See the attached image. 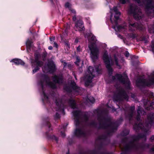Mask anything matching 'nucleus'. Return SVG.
<instances>
[{
	"mask_svg": "<svg viewBox=\"0 0 154 154\" xmlns=\"http://www.w3.org/2000/svg\"><path fill=\"white\" fill-rule=\"evenodd\" d=\"M26 45L27 50L28 51H29V50L30 49V48L32 46V42L31 41L29 40V39H28L27 41L26 42Z\"/></svg>",
	"mask_w": 154,
	"mask_h": 154,
	"instance_id": "23",
	"label": "nucleus"
},
{
	"mask_svg": "<svg viewBox=\"0 0 154 154\" xmlns=\"http://www.w3.org/2000/svg\"><path fill=\"white\" fill-rule=\"evenodd\" d=\"M65 45L68 47H69V45L68 43H65Z\"/></svg>",
	"mask_w": 154,
	"mask_h": 154,
	"instance_id": "52",
	"label": "nucleus"
},
{
	"mask_svg": "<svg viewBox=\"0 0 154 154\" xmlns=\"http://www.w3.org/2000/svg\"><path fill=\"white\" fill-rule=\"evenodd\" d=\"M48 49L50 50H51L53 49V47L51 46H50L48 47Z\"/></svg>",
	"mask_w": 154,
	"mask_h": 154,
	"instance_id": "48",
	"label": "nucleus"
},
{
	"mask_svg": "<svg viewBox=\"0 0 154 154\" xmlns=\"http://www.w3.org/2000/svg\"><path fill=\"white\" fill-rule=\"evenodd\" d=\"M126 27V25H125L122 26L120 25L117 26V28L118 31H121L122 29H125Z\"/></svg>",
	"mask_w": 154,
	"mask_h": 154,
	"instance_id": "26",
	"label": "nucleus"
},
{
	"mask_svg": "<svg viewBox=\"0 0 154 154\" xmlns=\"http://www.w3.org/2000/svg\"><path fill=\"white\" fill-rule=\"evenodd\" d=\"M117 90L116 95L115 97V99L117 101H122L124 99L127 100L128 96L124 89L120 86L115 85Z\"/></svg>",
	"mask_w": 154,
	"mask_h": 154,
	"instance_id": "8",
	"label": "nucleus"
},
{
	"mask_svg": "<svg viewBox=\"0 0 154 154\" xmlns=\"http://www.w3.org/2000/svg\"><path fill=\"white\" fill-rule=\"evenodd\" d=\"M50 1H51V2L52 3H54V2H57V0H50Z\"/></svg>",
	"mask_w": 154,
	"mask_h": 154,
	"instance_id": "46",
	"label": "nucleus"
},
{
	"mask_svg": "<svg viewBox=\"0 0 154 154\" xmlns=\"http://www.w3.org/2000/svg\"><path fill=\"white\" fill-rule=\"evenodd\" d=\"M149 103H150V106L146 108L147 110H149L151 108H152V106L153 105H154V101H153L151 103L149 102L148 103V104H149Z\"/></svg>",
	"mask_w": 154,
	"mask_h": 154,
	"instance_id": "29",
	"label": "nucleus"
},
{
	"mask_svg": "<svg viewBox=\"0 0 154 154\" xmlns=\"http://www.w3.org/2000/svg\"><path fill=\"white\" fill-rule=\"evenodd\" d=\"M114 58L116 65L118 67L119 69H120L121 68V65L119 63L118 59L116 55H114Z\"/></svg>",
	"mask_w": 154,
	"mask_h": 154,
	"instance_id": "25",
	"label": "nucleus"
},
{
	"mask_svg": "<svg viewBox=\"0 0 154 154\" xmlns=\"http://www.w3.org/2000/svg\"><path fill=\"white\" fill-rule=\"evenodd\" d=\"M123 133H124L123 134V135H126L129 133V131H128L125 130L123 131Z\"/></svg>",
	"mask_w": 154,
	"mask_h": 154,
	"instance_id": "33",
	"label": "nucleus"
},
{
	"mask_svg": "<svg viewBox=\"0 0 154 154\" xmlns=\"http://www.w3.org/2000/svg\"><path fill=\"white\" fill-rule=\"evenodd\" d=\"M100 65L95 66V70L92 66L89 67L84 79L86 85H88L92 82V79L94 77L95 73H99L100 70Z\"/></svg>",
	"mask_w": 154,
	"mask_h": 154,
	"instance_id": "6",
	"label": "nucleus"
},
{
	"mask_svg": "<svg viewBox=\"0 0 154 154\" xmlns=\"http://www.w3.org/2000/svg\"><path fill=\"white\" fill-rule=\"evenodd\" d=\"M71 87H72L71 89L69 87H65L64 89L66 91L68 92L69 93H79L80 90V88L78 87L75 83L73 81H72L71 83Z\"/></svg>",
	"mask_w": 154,
	"mask_h": 154,
	"instance_id": "15",
	"label": "nucleus"
},
{
	"mask_svg": "<svg viewBox=\"0 0 154 154\" xmlns=\"http://www.w3.org/2000/svg\"><path fill=\"white\" fill-rule=\"evenodd\" d=\"M66 127V126H65L64 125H63L62 126L61 128V129H63V130H64Z\"/></svg>",
	"mask_w": 154,
	"mask_h": 154,
	"instance_id": "44",
	"label": "nucleus"
},
{
	"mask_svg": "<svg viewBox=\"0 0 154 154\" xmlns=\"http://www.w3.org/2000/svg\"><path fill=\"white\" fill-rule=\"evenodd\" d=\"M129 0H119L123 4L129 2ZM140 6H145L148 16H154V0H134Z\"/></svg>",
	"mask_w": 154,
	"mask_h": 154,
	"instance_id": "4",
	"label": "nucleus"
},
{
	"mask_svg": "<svg viewBox=\"0 0 154 154\" xmlns=\"http://www.w3.org/2000/svg\"><path fill=\"white\" fill-rule=\"evenodd\" d=\"M47 125L48 126V127L49 128H50V124L48 122H47Z\"/></svg>",
	"mask_w": 154,
	"mask_h": 154,
	"instance_id": "51",
	"label": "nucleus"
},
{
	"mask_svg": "<svg viewBox=\"0 0 154 154\" xmlns=\"http://www.w3.org/2000/svg\"><path fill=\"white\" fill-rule=\"evenodd\" d=\"M40 81L38 82V85L41 88L42 92L44 99L48 100L50 96H47L45 92V89L47 85L52 88H55L56 84H60L62 83L63 78L61 76H54L53 78L54 82L50 81V78L45 74H40L38 75Z\"/></svg>",
	"mask_w": 154,
	"mask_h": 154,
	"instance_id": "3",
	"label": "nucleus"
},
{
	"mask_svg": "<svg viewBox=\"0 0 154 154\" xmlns=\"http://www.w3.org/2000/svg\"><path fill=\"white\" fill-rule=\"evenodd\" d=\"M123 41L125 43V40L123 39Z\"/></svg>",
	"mask_w": 154,
	"mask_h": 154,
	"instance_id": "59",
	"label": "nucleus"
},
{
	"mask_svg": "<svg viewBox=\"0 0 154 154\" xmlns=\"http://www.w3.org/2000/svg\"><path fill=\"white\" fill-rule=\"evenodd\" d=\"M67 63L66 62H64L63 63V67H65L67 65Z\"/></svg>",
	"mask_w": 154,
	"mask_h": 154,
	"instance_id": "45",
	"label": "nucleus"
},
{
	"mask_svg": "<svg viewBox=\"0 0 154 154\" xmlns=\"http://www.w3.org/2000/svg\"><path fill=\"white\" fill-rule=\"evenodd\" d=\"M129 30L133 31L137 29H139L142 30L143 29V27L142 25H138L137 23H134L132 21H129Z\"/></svg>",
	"mask_w": 154,
	"mask_h": 154,
	"instance_id": "16",
	"label": "nucleus"
},
{
	"mask_svg": "<svg viewBox=\"0 0 154 154\" xmlns=\"http://www.w3.org/2000/svg\"><path fill=\"white\" fill-rule=\"evenodd\" d=\"M37 66L32 71V72L33 73H35V72H36L38 71L39 69V68L38 67V66H38L37 65Z\"/></svg>",
	"mask_w": 154,
	"mask_h": 154,
	"instance_id": "27",
	"label": "nucleus"
},
{
	"mask_svg": "<svg viewBox=\"0 0 154 154\" xmlns=\"http://www.w3.org/2000/svg\"><path fill=\"white\" fill-rule=\"evenodd\" d=\"M147 42V41H146H146H145V43H146Z\"/></svg>",
	"mask_w": 154,
	"mask_h": 154,
	"instance_id": "60",
	"label": "nucleus"
},
{
	"mask_svg": "<svg viewBox=\"0 0 154 154\" xmlns=\"http://www.w3.org/2000/svg\"><path fill=\"white\" fill-rule=\"evenodd\" d=\"M11 61L14 62L16 65H23L24 63L21 60L17 59H14L11 60Z\"/></svg>",
	"mask_w": 154,
	"mask_h": 154,
	"instance_id": "22",
	"label": "nucleus"
},
{
	"mask_svg": "<svg viewBox=\"0 0 154 154\" xmlns=\"http://www.w3.org/2000/svg\"><path fill=\"white\" fill-rule=\"evenodd\" d=\"M83 65V61H82V66Z\"/></svg>",
	"mask_w": 154,
	"mask_h": 154,
	"instance_id": "57",
	"label": "nucleus"
},
{
	"mask_svg": "<svg viewBox=\"0 0 154 154\" xmlns=\"http://www.w3.org/2000/svg\"><path fill=\"white\" fill-rule=\"evenodd\" d=\"M151 150L152 151H154V147H153V148H152L151 149Z\"/></svg>",
	"mask_w": 154,
	"mask_h": 154,
	"instance_id": "54",
	"label": "nucleus"
},
{
	"mask_svg": "<svg viewBox=\"0 0 154 154\" xmlns=\"http://www.w3.org/2000/svg\"><path fill=\"white\" fill-rule=\"evenodd\" d=\"M113 81H119L120 82L125 85L126 88L128 89L130 88V82L127 75L124 74L123 75L121 74H116L115 76L112 77Z\"/></svg>",
	"mask_w": 154,
	"mask_h": 154,
	"instance_id": "10",
	"label": "nucleus"
},
{
	"mask_svg": "<svg viewBox=\"0 0 154 154\" xmlns=\"http://www.w3.org/2000/svg\"><path fill=\"white\" fill-rule=\"evenodd\" d=\"M90 36H91L90 40H89L88 48L91 51V56L93 61L98 58L99 51L98 48L94 46V45L97 41L95 36L92 33L90 34Z\"/></svg>",
	"mask_w": 154,
	"mask_h": 154,
	"instance_id": "5",
	"label": "nucleus"
},
{
	"mask_svg": "<svg viewBox=\"0 0 154 154\" xmlns=\"http://www.w3.org/2000/svg\"><path fill=\"white\" fill-rule=\"evenodd\" d=\"M73 20V21H75L76 20V17L75 15L72 18Z\"/></svg>",
	"mask_w": 154,
	"mask_h": 154,
	"instance_id": "43",
	"label": "nucleus"
},
{
	"mask_svg": "<svg viewBox=\"0 0 154 154\" xmlns=\"http://www.w3.org/2000/svg\"><path fill=\"white\" fill-rule=\"evenodd\" d=\"M61 135L63 137H65V134L62 131L61 132Z\"/></svg>",
	"mask_w": 154,
	"mask_h": 154,
	"instance_id": "41",
	"label": "nucleus"
},
{
	"mask_svg": "<svg viewBox=\"0 0 154 154\" xmlns=\"http://www.w3.org/2000/svg\"><path fill=\"white\" fill-rule=\"evenodd\" d=\"M106 138L105 136H99L98 138V140H105Z\"/></svg>",
	"mask_w": 154,
	"mask_h": 154,
	"instance_id": "30",
	"label": "nucleus"
},
{
	"mask_svg": "<svg viewBox=\"0 0 154 154\" xmlns=\"http://www.w3.org/2000/svg\"><path fill=\"white\" fill-rule=\"evenodd\" d=\"M65 7L66 8H68L69 10H70L71 8V5L69 3H66L65 4Z\"/></svg>",
	"mask_w": 154,
	"mask_h": 154,
	"instance_id": "31",
	"label": "nucleus"
},
{
	"mask_svg": "<svg viewBox=\"0 0 154 154\" xmlns=\"http://www.w3.org/2000/svg\"><path fill=\"white\" fill-rule=\"evenodd\" d=\"M80 62V60L79 57H77L76 58V61L75 62V64L79 66V63Z\"/></svg>",
	"mask_w": 154,
	"mask_h": 154,
	"instance_id": "32",
	"label": "nucleus"
},
{
	"mask_svg": "<svg viewBox=\"0 0 154 154\" xmlns=\"http://www.w3.org/2000/svg\"><path fill=\"white\" fill-rule=\"evenodd\" d=\"M54 37H53V38H51V37L50 38V40L51 42L53 41L54 40Z\"/></svg>",
	"mask_w": 154,
	"mask_h": 154,
	"instance_id": "47",
	"label": "nucleus"
},
{
	"mask_svg": "<svg viewBox=\"0 0 154 154\" xmlns=\"http://www.w3.org/2000/svg\"><path fill=\"white\" fill-rule=\"evenodd\" d=\"M54 46L56 47V48H57L58 47V45L57 44V43H56V42H54Z\"/></svg>",
	"mask_w": 154,
	"mask_h": 154,
	"instance_id": "40",
	"label": "nucleus"
},
{
	"mask_svg": "<svg viewBox=\"0 0 154 154\" xmlns=\"http://www.w3.org/2000/svg\"><path fill=\"white\" fill-rule=\"evenodd\" d=\"M137 112V115L136 117V118L137 121H139L140 119V115L145 114V112L139 106L138 107Z\"/></svg>",
	"mask_w": 154,
	"mask_h": 154,
	"instance_id": "19",
	"label": "nucleus"
},
{
	"mask_svg": "<svg viewBox=\"0 0 154 154\" xmlns=\"http://www.w3.org/2000/svg\"><path fill=\"white\" fill-rule=\"evenodd\" d=\"M49 137L53 140H55L57 142L58 141V138L54 135L50 136Z\"/></svg>",
	"mask_w": 154,
	"mask_h": 154,
	"instance_id": "28",
	"label": "nucleus"
},
{
	"mask_svg": "<svg viewBox=\"0 0 154 154\" xmlns=\"http://www.w3.org/2000/svg\"><path fill=\"white\" fill-rule=\"evenodd\" d=\"M69 25H68L67 26V28H66V29H69Z\"/></svg>",
	"mask_w": 154,
	"mask_h": 154,
	"instance_id": "55",
	"label": "nucleus"
},
{
	"mask_svg": "<svg viewBox=\"0 0 154 154\" xmlns=\"http://www.w3.org/2000/svg\"><path fill=\"white\" fill-rule=\"evenodd\" d=\"M74 117V123L76 129L74 131L75 135L78 137H85L87 135L86 126L105 129L108 135L116 130L118 126L123 121L122 118L115 122H112L110 120L107 118L106 116L102 114L98 116V123L95 121L89 122V116L88 112H82L77 109L72 112Z\"/></svg>",
	"mask_w": 154,
	"mask_h": 154,
	"instance_id": "1",
	"label": "nucleus"
},
{
	"mask_svg": "<svg viewBox=\"0 0 154 154\" xmlns=\"http://www.w3.org/2000/svg\"><path fill=\"white\" fill-rule=\"evenodd\" d=\"M118 36L121 39L123 38L122 36H121V35H118Z\"/></svg>",
	"mask_w": 154,
	"mask_h": 154,
	"instance_id": "50",
	"label": "nucleus"
},
{
	"mask_svg": "<svg viewBox=\"0 0 154 154\" xmlns=\"http://www.w3.org/2000/svg\"><path fill=\"white\" fill-rule=\"evenodd\" d=\"M131 97H132V98H134V95H133L131 96Z\"/></svg>",
	"mask_w": 154,
	"mask_h": 154,
	"instance_id": "56",
	"label": "nucleus"
},
{
	"mask_svg": "<svg viewBox=\"0 0 154 154\" xmlns=\"http://www.w3.org/2000/svg\"><path fill=\"white\" fill-rule=\"evenodd\" d=\"M124 111L125 112V116L130 120L131 119V118L133 116L134 110L135 109L134 106H125V108L123 107Z\"/></svg>",
	"mask_w": 154,
	"mask_h": 154,
	"instance_id": "14",
	"label": "nucleus"
},
{
	"mask_svg": "<svg viewBox=\"0 0 154 154\" xmlns=\"http://www.w3.org/2000/svg\"><path fill=\"white\" fill-rule=\"evenodd\" d=\"M79 69L81 72H82V67H79Z\"/></svg>",
	"mask_w": 154,
	"mask_h": 154,
	"instance_id": "49",
	"label": "nucleus"
},
{
	"mask_svg": "<svg viewBox=\"0 0 154 154\" xmlns=\"http://www.w3.org/2000/svg\"><path fill=\"white\" fill-rule=\"evenodd\" d=\"M60 117V116L59 114L58 113H56L55 116V118L56 119H57L59 118Z\"/></svg>",
	"mask_w": 154,
	"mask_h": 154,
	"instance_id": "34",
	"label": "nucleus"
},
{
	"mask_svg": "<svg viewBox=\"0 0 154 154\" xmlns=\"http://www.w3.org/2000/svg\"><path fill=\"white\" fill-rule=\"evenodd\" d=\"M85 100H86V101L88 102L89 100V101L92 103H94L95 101L93 97L91 96L87 97V99L86 98Z\"/></svg>",
	"mask_w": 154,
	"mask_h": 154,
	"instance_id": "24",
	"label": "nucleus"
},
{
	"mask_svg": "<svg viewBox=\"0 0 154 154\" xmlns=\"http://www.w3.org/2000/svg\"><path fill=\"white\" fill-rule=\"evenodd\" d=\"M74 76H75V79L76 80L77 79V78H76V76L75 75Z\"/></svg>",
	"mask_w": 154,
	"mask_h": 154,
	"instance_id": "58",
	"label": "nucleus"
},
{
	"mask_svg": "<svg viewBox=\"0 0 154 154\" xmlns=\"http://www.w3.org/2000/svg\"><path fill=\"white\" fill-rule=\"evenodd\" d=\"M131 37L133 38H135L136 37V36L134 34H132Z\"/></svg>",
	"mask_w": 154,
	"mask_h": 154,
	"instance_id": "39",
	"label": "nucleus"
},
{
	"mask_svg": "<svg viewBox=\"0 0 154 154\" xmlns=\"http://www.w3.org/2000/svg\"><path fill=\"white\" fill-rule=\"evenodd\" d=\"M69 104V106L72 109L77 108V106L75 101L72 98H70L68 100L66 101Z\"/></svg>",
	"mask_w": 154,
	"mask_h": 154,
	"instance_id": "20",
	"label": "nucleus"
},
{
	"mask_svg": "<svg viewBox=\"0 0 154 154\" xmlns=\"http://www.w3.org/2000/svg\"><path fill=\"white\" fill-rule=\"evenodd\" d=\"M103 59L104 62L106 64V67L108 69L109 74L111 75L112 72V69L111 67L110 64V60L111 57H109L107 53H105L103 55Z\"/></svg>",
	"mask_w": 154,
	"mask_h": 154,
	"instance_id": "13",
	"label": "nucleus"
},
{
	"mask_svg": "<svg viewBox=\"0 0 154 154\" xmlns=\"http://www.w3.org/2000/svg\"><path fill=\"white\" fill-rule=\"evenodd\" d=\"M70 11H71L72 13H73V14H75V13H76V12L74 10H73V9H71V8L70 9V10H69Z\"/></svg>",
	"mask_w": 154,
	"mask_h": 154,
	"instance_id": "37",
	"label": "nucleus"
},
{
	"mask_svg": "<svg viewBox=\"0 0 154 154\" xmlns=\"http://www.w3.org/2000/svg\"><path fill=\"white\" fill-rule=\"evenodd\" d=\"M48 69L46 71L45 67H42V69L44 72H49L51 73L53 72L55 70L56 67L55 64L54 62L52 60L48 62Z\"/></svg>",
	"mask_w": 154,
	"mask_h": 154,
	"instance_id": "17",
	"label": "nucleus"
},
{
	"mask_svg": "<svg viewBox=\"0 0 154 154\" xmlns=\"http://www.w3.org/2000/svg\"><path fill=\"white\" fill-rule=\"evenodd\" d=\"M154 126V113H150L148 116L146 124L144 126L141 123L138 124L136 123L134 126V128L137 132L139 130L143 131V134H139L137 136H133L129 137H125L122 141V144L120 147L122 150L125 152H128L132 150H137L139 149H144L146 147H149L148 144H139L137 141L140 139L143 138L146 140V135L149 128L152 126Z\"/></svg>",
	"mask_w": 154,
	"mask_h": 154,
	"instance_id": "2",
	"label": "nucleus"
},
{
	"mask_svg": "<svg viewBox=\"0 0 154 154\" xmlns=\"http://www.w3.org/2000/svg\"><path fill=\"white\" fill-rule=\"evenodd\" d=\"M128 12L133 14L134 19L137 20L141 19L143 17L141 10L135 4H131L130 5Z\"/></svg>",
	"mask_w": 154,
	"mask_h": 154,
	"instance_id": "7",
	"label": "nucleus"
},
{
	"mask_svg": "<svg viewBox=\"0 0 154 154\" xmlns=\"http://www.w3.org/2000/svg\"><path fill=\"white\" fill-rule=\"evenodd\" d=\"M111 15L110 20L112 23H114L116 25L117 24V20L119 19L120 15V13L118 10L117 7H114L112 10L110 9Z\"/></svg>",
	"mask_w": 154,
	"mask_h": 154,
	"instance_id": "11",
	"label": "nucleus"
},
{
	"mask_svg": "<svg viewBox=\"0 0 154 154\" xmlns=\"http://www.w3.org/2000/svg\"><path fill=\"white\" fill-rule=\"evenodd\" d=\"M125 55L126 57H128L129 56V53L128 52H126L125 53Z\"/></svg>",
	"mask_w": 154,
	"mask_h": 154,
	"instance_id": "38",
	"label": "nucleus"
},
{
	"mask_svg": "<svg viewBox=\"0 0 154 154\" xmlns=\"http://www.w3.org/2000/svg\"><path fill=\"white\" fill-rule=\"evenodd\" d=\"M151 47H152V50L153 51V52L154 53V41L153 42H152Z\"/></svg>",
	"mask_w": 154,
	"mask_h": 154,
	"instance_id": "35",
	"label": "nucleus"
},
{
	"mask_svg": "<svg viewBox=\"0 0 154 154\" xmlns=\"http://www.w3.org/2000/svg\"><path fill=\"white\" fill-rule=\"evenodd\" d=\"M53 100H55L57 106V110L61 111L63 115L65 114L64 108L66 107L65 103H63V101L59 99V95L53 93L51 95Z\"/></svg>",
	"mask_w": 154,
	"mask_h": 154,
	"instance_id": "9",
	"label": "nucleus"
},
{
	"mask_svg": "<svg viewBox=\"0 0 154 154\" xmlns=\"http://www.w3.org/2000/svg\"><path fill=\"white\" fill-rule=\"evenodd\" d=\"M74 28L76 31H79L80 32L84 31L85 28L83 25V22L80 20H78L75 23Z\"/></svg>",
	"mask_w": 154,
	"mask_h": 154,
	"instance_id": "18",
	"label": "nucleus"
},
{
	"mask_svg": "<svg viewBox=\"0 0 154 154\" xmlns=\"http://www.w3.org/2000/svg\"><path fill=\"white\" fill-rule=\"evenodd\" d=\"M153 29L152 30V31H150L149 29V31L150 32H152L153 33H154V28L153 27Z\"/></svg>",
	"mask_w": 154,
	"mask_h": 154,
	"instance_id": "53",
	"label": "nucleus"
},
{
	"mask_svg": "<svg viewBox=\"0 0 154 154\" xmlns=\"http://www.w3.org/2000/svg\"><path fill=\"white\" fill-rule=\"evenodd\" d=\"M150 139L151 140V141L154 140V135H152V136L150 138Z\"/></svg>",
	"mask_w": 154,
	"mask_h": 154,
	"instance_id": "42",
	"label": "nucleus"
},
{
	"mask_svg": "<svg viewBox=\"0 0 154 154\" xmlns=\"http://www.w3.org/2000/svg\"><path fill=\"white\" fill-rule=\"evenodd\" d=\"M137 85H138L139 84L143 86H148L154 84V72H152L148 80L144 79H139L137 81Z\"/></svg>",
	"mask_w": 154,
	"mask_h": 154,
	"instance_id": "12",
	"label": "nucleus"
},
{
	"mask_svg": "<svg viewBox=\"0 0 154 154\" xmlns=\"http://www.w3.org/2000/svg\"><path fill=\"white\" fill-rule=\"evenodd\" d=\"M77 51L78 52H80L81 51V47L80 45L78 46L77 48Z\"/></svg>",
	"mask_w": 154,
	"mask_h": 154,
	"instance_id": "36",
	"label": "nucleus"
},
{
	"mask_svg": "<svg viewBox=\"0 0 154 154\" xmlns=\"http://www.w3.org/2000/svg\"><path fill=\"white\" fill-rule=\"evenodd\" d=\"M40 55L39 54H35V62L36 65L39 66L40 67L42 66L43 64V62L42 61L38 60Z\"/></svg>",
	"mask_w": 154,
	"mask_h": 154,
	"instance_id": "21",
	"label": "nucleus"
}]
</instances>
